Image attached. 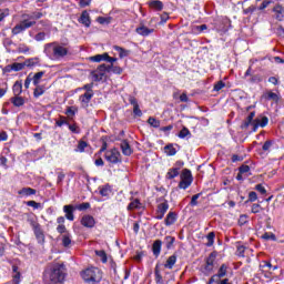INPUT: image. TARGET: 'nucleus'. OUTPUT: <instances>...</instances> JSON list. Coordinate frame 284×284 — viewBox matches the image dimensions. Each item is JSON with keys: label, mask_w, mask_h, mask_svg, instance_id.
I'll use <instances>...</instances> for the list:
<instances>
[{"label": "nucleus", "mask_w": 284, "mask_h": 284, "mask_svg": "<svg viewBox=\"0 0 284 284\" xmlns=\"http://www.w3.org/2000/svg\"><path fill=\"white\" fill-rule=\"evenodd\" d=\"M68 276L65 264H54L43 273L44 284H63Z\"/></svg>", "instance_id": "f257e3e1"}, {"label": "nucleus", "mask_w": 284, "mask_h": 284, "mask_svg": "<svg viewBox=\"0 0 284 284\" xmlns=\"http://www.w3.org/2000/svg\"><path fill=\"white\" fill-rule=\"evenodd\" d=\"M70 53V49L67 44H63L61 42H50L44 44V54L50 59L51 61H61L68 57Z\"/></svg>", "instance_id": "f03ea898"}, {"label": "nucleus", "mask_w": 284, "mask_h": 284, "mask_svg": "<svg viewBox=\"0 0 284 284\" xmlns=\"http://www.w3.org/2000/svg\"><path fill=\"white\" fill-rule=\"evenodd\" d=\"M254 116H256V112L252 111L242 122L241 129L247 130V128H251V132H256L258 128H265L270 123V119L265 115H260L255 120Z\"/></svg>", "instance_id": "7ed1b4c3"}, {"label": "nucleus", "mask_w": 284, "mask_h": 284, "mask_svg": "<svg viewBox=\"0 0 284 284\" xmlns=\"http://www.w3.org/2000/svg\"><path fill=\"white\" fill-rule=\"evenodd\" d=\"M81 277L85 283L97 284L101 283L103 273L99 267H89L81 272Z\"/></svg>", "instance_id": "20e7f679"}, {"label": "nucleus", "mask_w": 284, "mask_h": 284, "mask_svg": "<svg viewBox=\"0 0 284 284\" xmlns=\"http://www.w3.org/2000/svg\"><path fill=\"white\" fill-rule=\"evenodd\" d=\"M33 26H37V21L26 20L24 18H22V20L12 28L11 34L13 37H17L18 34H23L26 30H29V28H32Z\"/></svg>", "instance_id": "39448f33"}, {"label": "nucleus", "mask_w": 284, "mask_h": 284, "mask_svg": "<svg viewBox=\"0 0 284 284\" xmlns=\"http://www.w3.org/2000/svg\"><path fill=\"white\" fill-rule=\"evenodd\" d=\"M180 183H179V187L181 190H187V187H190L192 185V181H194V179L192 178V171H190V169H184L180 175Z\"/></svg>", "instance_id": "423d86ee"}, {"label": "nucleus", "mask_w": 284, "mask_h": 284, "mask_svg": "<svg viewBox=\"0 0 284 284\" xmlns=\"http://www.w3.org/2000/svg\"><path fill=\"white\" fill-rule=\"evenodd\" d=\"M215 261H216V253H211L207 256L204 266L202 267V273L204 276H210L211 272H214Z\"/></svg>", "instance_id": "0eeeda50"}, {"label": "nucleus", "mask_w": 284, "mask_h": 284, "mask_svg": "<svg viewBox=\"0 0 284 284\" xmlns=\"http://www.w3.org/2000/svg\"><path fill=\"white\" fill-rule=\"evenodd\" d=\"M168 210H170V204L168 203V200H164L162 203L158 204V209L155 211L156 221H163V217L168 213Z\"/></svg>", "instance_id": "6e6552de"}, {"label": "nucleus", "mask_w": 284, "mask_h": 284, "mask_svg": "<svg viewBox=\"0 0 284 284\" xmlns=\"http://www.w3.org/2000/svg\"><path fill=\"white\" fill-rule=\"evenodd\" d=\"M105 159L109 163H121V152L116 149H111L105 152Z\"/></svg>", "instance_id": "1a4fd4ad"}, {"label": "nucleus", "mask_w": 284, "mask_h": 284, "mask_svg": "<svg viewBox=\"0 0 284 284\" xmlns=\"http://www.w3.org/2000/svg\"><path fill=\"white\" fill-rule=\"evenodd\" d=\"M94 98V93H84L79 97V102L81 108L88 109L90 108V102Z\"/></svg>", "instance_id": "9d476101"}, {"label": "nucleus", "mask_w": 284, "mask_h": 284, "mask_svg": "<svg viewBox=\"0 0 284 284\" xmlns=\"http://www.w3.org/2000/svg\"><path fill=\"white\" fill-rule=\"evenodd\" d=\"M78 21H79V23H82V26L84 28H90V26H92V20L90 19V13L85 10L82 11Z\"/></svg>", "instance_id": "9b49d317"}, {"label": "nucleus", "mask_w": 284, "mask_h": 284, "mask_svg": "<svg viewBox=\"0 0 284 284\" xmlns=\"http://www.w3.org/2000/svg\"><path fill=\"white\" fill-rule=\"evenodd\" d=\"M262 99H264V101H274V103H278L281 101V94L266 91L263 93Z\"/></svg>", "instance_id": "f8f14e48"}, {"label": "nucleus", "mask_w": 284, "mask_h": 284, "mask_svg": "<svg viewBox=\"0 0 284 284\" xmlns=\"http://www.w3.org/2000/svg\"><path fill=\"white\" fill-rule=\"evenodd\" d=\"M81 225H83V227L92 229V227H94V225H97V221L94 220V216H92V215H84L81 219Z\"/></svg>", "instance_id": "ddd939ff"}, {"label": "nucleus", "mask_w": 284, "mask_h": 284, "mask_svg": "<svg viewBox=\"0 0 284 284\" xmlns=\"http://www.w3.org/2000/svg\"><path fill=\"white\" fill-rule=\"evenodd\" d=\"M74 210H77V207L74 205H64L63 206V212L65 213V219L68 221H74Z\"/></svg>", "instance_id": "4468645a"}, {"label": "nucleus", "mask_w": 284, "mask_h": 284, "mask_svg": "<svg viewBox=\"0 0 284 284\" xmlns=\"http://www.w3.org/2000/svg\"><path fill=\"white\" fill-rule=\"evenodd\" d=\"M274 17L277 21H284V7L281 4H276L273 8Z\"/></svg>", "instance_id": "2eb2a0df"}, {"label": "nucleus", "mask_w": 284, "mask_h": 284, "mask_svg": "<svg viewBox=\"0 0 284 284\" xmlns=\"http://www.w3.org/2000/svg\"><path fill=\"white\" fill-rule=\"evenodd\" d=\"M34 236L39 243V245H43L45 243V234L43 233V230H41V226H36V230L33 231Z\"/></svg>", "instance_id": "dca6fc26"}, {"label": "nucleus", "mask_w": 284, "mask_h": 284, "mask_svg": "<svg viewBox=\"0 0 284 284\" xmlns=\"http://www.w3.org/2000/svg\"><path fill=\"white\" fill-rule=\"evenodd\" d=\"M43 17V13L41 11H34L30 14H22V19L26 21H39Z\"/></svg>", "instance_id": "f3484780"}, {"label": "nucleus", "mask_w": 284, "mask_h": 284, "mask_svg": "<svg viewBox=\"0 0 284 284\" xmlns=\"http://www.w3.org/2000/svg\"><path fill=\"white\" fill-rule=\"evenodd\" d=\"M120 148L124 156H130L132 154V146H130V143L128 142V140H123L120 144Z\"/></svg>", "instance_id": "a211bd4d"}, {"label": "nucleus", "mask_w": 284, "mask_h": 284, "mask_svg": "<svg viewBox=\"0 0 284 284\" xmlns=\"http://www.w3.org/2000/svg\"><path fill=\"white\" fill-rule=\"evenodd\" d=\"M163 242L161 240H155L152 245L153 256L159 257L161 255V247Z\"/></svg>", "instance_id": "6ab92c4d"}, {"label": "nucleus", "mask_w": 284, "mask_h": 284, "mask_svg": "<svg viewBox=\"0 0 284 284\" xmlns=\"http://www.w3.org/2000/svg\"><path fill=\"white\" fill-rule=\"evenodd\" d=\"M135 32L141 37H150L154 32V29H150L145 26L139 27L135 29Z\"/></svg>", "instance_id": "aec40b11"}, {"label": "nucleus", "mask_w": 284, "mask_h": 284, "mask_svg": "<svg viewBox=\"0 0 284 284\" xmlns=\"http://www.w3.org/2000/svg\"><path fill=\"white\" fill-rule=\"evenodd\" d=\"M176 223V213L170 211L164 220V224L166 227H170V225H174Z\"/></svg>", "instance_id": "412c9836"}, {"label": "nucleus", "mask_w": 284, "mask_h": 284, "mask_svg": "<svg viewBox=\"0 0 284 284\" xmlns=\"http://www.w3.org/2000/svg\"><path fill=\"white\" fill-rule=\"evenodd\" d=\"M12 284H19L21 283V272H19V266L13 265L12 266Z\"/></svg>", "instance_id": "4be33fe9"}, {"label": "nucleus", "mask_w": 284, "mask_h": 284, "mask_svg": "<svg viewBox=\"0 0 284 284\" xmlns=\"http://www.w3.org/2000/svg\"><path fill=\"white\" fill-rule=\"evenodd\" d=\"M178 256L175 254L168 257L164 267L166 270H174V265H176Z\"/></svg>", "instance_id": "5701e85b"}, {"label": "nucleus", "mask_w": 284, "mask_h": 284, "mask_svg": "<svg viewBox=\"0 0 284 284\" xmlns=\"http://www.w3.org/2000/svg\"><path fill=\"white\" fill-rule=\"evenodd\" d=\"M43 77H45V71H40L34 74L31 73V79H32L33 85H40L39 83H41V79H43Z\"/></svg>", "instance_id": "b1692460"}, {"label": "nucleus", "mask_w": 284, "mask_h": 284, "mask_svg": "<svg viewBox=\"0 0 284 284\" xmlns=\"http://www.w3.org/2000/svg\"><path fill=\"white\" fill-rule=\"evenodd\" d=\"M23 63L24 68H37V65H40L41 60L39 58H30L27 59Z\"/></svg>", "instance_id": "393cba45"}, {"label": "nucleus", "mask_w": 284, "mask_h": 284, "mask_svg": "<svg viewBox=\"0 0 284 284\" xmlns=\"http://www.w3.org/2000/svg\"><path fill=\"white\" fill-rule=\"evenodd\" d=\"M10 102L12 103V105H14V108H21L26 105V99L19 95H14L13 98H11Z\"/></svg>", "instance_id": "a878e982"}, {"label": "nucleus", "mask_w": 284, "mask_h": 284, "mask_svg": "<svg viewBox=\"0 0 284 284\" xmlns=\"http://www.w3.org/2000/svg\"><path fill=\"white\" fill-rule=\"evenodd\" d=\"M18 194L20 196H33L34 194H37V190L32 187H22L20 191H18Z\"/></svg>", "instance_id": "bb28decb"}, {"label": "nucleus", "mask_w": 284, "mask_h": 284, "mask_svg": "<svg viewBox=\"0 0 284 284\" xmlns=\"http://www.w3.org/2000/svg\"><path fill=\"white\" fill-rule=\"evenodd\" d=\"M155 283L163 284V275H161V264H156L154 268Z\"/></svg>", "instance_id": "cd10ccee"}, {"label": "nucleus", "mask_w": 284, "mask_h": 284, "mask_svg": "<svg viewBox=\"0 0 284 284\" xmlns=\"http://www.w3.org/2000/svg\"><path fill=\"white\" fill-rule=\"evenodd\" d=\"M12 90L14 97H21V93L23 92V83H21V81H16Z\"/></svg>", "instance_id": "c85d7f7f"}, {"label": "nucleus", "mask_w": 284, "mask_h": 284, "mask_svg": "<svg viewBox=\"0 0 284 284\" xmlns=\"http://www.w3.org/2000/svg\"><path fill=\"white\" fill-rule=\"evenodd\" d=\"M43 94H45V85H36V89L33 90L34 99H39V97H43Z\"/></svg>", "instance_id": "c756f323"}, {"label": "nucleus", "mask_w": 284, "mask_h": 284, "mask_svg": "<svg viewBox=\"0 0 284 284\" xmlns=\"http://www.w3.org/2000/svg\"><path fill=\"white\" fill-rule=\"evenodd\" d=\"M175 242H176V237H174V236L166 235L164 237V243H165L166 250H172V247H174Z\"/></svg>", "instance_id": "7c9ffc66"}, {"label": "nucleus", "mask_w": 284, "mask_h": 284, "mask_svg": "<svg viewBox=\"0 0 284 284\" xmlns=\"http://www.w3.org/2000/svg\"><path fill=\"white\" fill-rule=\"evenodd\" d=\"M239 172L244 175V179H247L248 176H252V170L250 169V165L243 164L239 168Z\"/></svg>", "instance_id": "2f4dec72"}, {"label": "nucleus", "mask_w": 284, "mask_h": 284, "mask_svg": "<svg viewBox=\"0 0 284 284\" xmlns=\"http://www.w3.org/2000/svg\"><path fill=\"white\" fill-rule=\"evenodd\" d=\"M149 6L156 12H161V10H163V3L161 2V0H153L149 2Z\"/></svg>", "instance_id": "473e14b6"}, {"label": "nucleus", "mask_w": 284, "mask_h": 284, "mask_svg": "<svg viewBox=\"0 0 284 284\" xmlns=\"http://www.w3.org/2000/svg\"><path fill=\"white\" fill-rule=\"evenodd\" d=\"M113 49L115 50V52H119V57L120 59H125V57L130 55V51L125 50L119 45H114Z\"/></svg>", "instance_id": "72a5a7b5"}, {"label": "nucleus", "mask_w": 284, "mask_h": 284, "mask_svg": "<svg viewBox=\"0 0 284 284\" xmlns=\"http://www.w3.org/2000/svg\"><path fill=\"white\" fill-rule=\"evenodd\" d=\"M71 244H72V235H70V233L62 235L63 247H70Z\"/></svg>", "instance_id": "f704fd0d"}, {"label": "nucleus", "mask_w": 284, "mask_h": 284, "mask_svg": "<svg viewBox=\"0 0 284 284\" xmlns=\"http://www.w3.org/2000/svg\"><path fill=\"white\" fill-rule=\"evenodd\" d=\"M101 196H110L112 194V186L105 184L104 186L100 187Z\"/></svg>", "instance_id": "c9c22d12"}, {"label": "nucleus", "mask_w": 284, "mask_h": 284, "mask_svg": "<svg viewBox=\"0 0 284 284\" xmlns=\"http://www.w3.org/2000/svg\"><path fill=\"white\" fill-rule=\"evenodd\" d=\"M164 152L168 156H174L176 154V149L173 144H168L164 146Z\"/></svg>", "instance_id": "e433bc0d"}, {"label": "nucleus", "mask_w": 284, "mask_h": 284, "mask_svg": "<svg viewBox=\"0 0 284 284\" xmlns=\"http://www.w3.org/2000/svg\"><path fill=\"white\" fill-rule=\"evenodd\" d=\"M89 61L92 63H101V61H105V53L92 55L89 58Z\"/></svg>", "instance_id": "4c0bfd02"}, {"label": "nucleus", "mask_w": 284, "mask_h": 284, "mask_svg": "<svg viewBox=\"0 0 284 284\" xmlns=\"http://www.w3.org/2000/svg\"><path fill=\"white\" fill-rule=\"evenodd\" d=\"M176 176H179V168L169 169L166 173V179L172 180L176 179Z\"/></svg>", "instance_id": "58836bf2"}, {"label": "nucleus", "mask_w": 284, "mask_h": 284, "mask_svg": "<svg viewBox=\"0 0 284 284\" xmlns=\"http://www.w3.org/2000/svg\"><path fill=\"white\" fill-rule=\"evenodd\" d=\"M227 270H229V266L227 264H222L217 271V275L220 278H223L224 276L227 275Z\"/></svg>", "instance_id": "ea45409f"}, {"label": "nucleus", "mask_w": 284, "mask_h": 284, "mask_svg": "<svg viewBox=\"0 0 284 284\" xmlns=\"http://www.w3.org/2000/svg\"><path fill=\"white\" fill-rule=\"evenodd\" d=\"M139 207H141V201H139V199L133 200V201L128 205V210H129V211L139 210Z\"/></svg>", "instance_id": "a19ab883"}, {"label": "nucleus", "mask_w": 284, "mask_h": 284, "mask_svg": "<svg viewBox=\"0 0 284 284\" xmlns=\"http://www.w3.org/2000/svg\"><path fill=\"white\" fill-rule=\"evenodd\" d=\"M192 134V132H190V129H187V126H183L182 130L179 132L178 136L180 139H185L187 136H190Z\"/></svg>", "instance_id": "79ce46f5"}, {"label": "nucleus", "mask_w": 284, "mask_h": 284, "mask_svg": "<svg viewBox=\"0 0 284 284\" xmlns=\"http://www.w3.org/2000/svg\"><path fill=\"white\" fill-rule=\"evenodd\" d=\"M97 21L101 26H105V24L108 26V24L112 23V17H108V18H105V17H98Z\"/></svg>", "instance_id": "37998d69"}, {"label": "nucleus", "mask_w": 284, "mask_h": 284, "mask_svg": "<svg viewBox=\"0 0 284 284\" xmlns=\"http://www.w3.org/2000/svg\"><path fill=\"white\" fill-rule=\"evenodd\" d=\"M216 234H214V232H210L206 236V247H212V245H214V239H215Z\"/></svg>", "instance_id": "c03bdc74"}, {"label": "nucleus", "mask_w": 284, "mask_h": 284, "mask_svg": "<svg viewBox=\"0 0 284 284\" xmlns=\"http://www.w3.org/2000/svg\"><path fill=\"white\" fill-rule=\"evenodd\" d=\"M91 77L93 79V81H103V77H105L103 73H101L100 71H93L91 72Z\"/></svg>", "instance_id": "a18cd8bd"}, {"label": "nucleus", "mask_w": 284, "mask_h": 284, "mask_svg": "<svg viewBox=\"0 0 284 284\" xmlns=\"http://www.w3.org/2000/svg\"><path fill=\"white\" fill-rule=\"evenodd\" d=\"M112 70V67L106 64H100L97 69L98 72L105 75V72H110Z\"/></svg>", "instance_id": "49530a36"}, {"label": "nucleus", "mask_w": 284, "mask_h": 284, "mask_svg": "<svg viewBox=\"0 0 284 284\" xmlns=\"http://www.w3.org/2000/svg\"><path fill=\"white\" fill-rule=\"evenodd\" d=\"M75 210H79V212H85V210H90V203L83 202L81 204L75 205Z\"/></svg>", "instance_id": "de8ad7c7"}, {"label": "nucleus", "mask_w": 284, "mask_h": 284, "mask_svg": "<svg viewBox=\"0 0 284 284\" xmlns=\"http://www.w3.org/2000/svg\"><path fill=\"white\" fill-rule=\"evenodd\" d=\"M97 256L102 261V263H108V254L105 251H95Z\"/></svg>", "instance_id": "09e8293b"}, {"label": "nucleus", "mask_w": 284, "mask_h": 284, "mask_svg": "<svg viewBox=\"0 0 284 284\" xmlns=\"http://www.w3.org/2000/svg\"><path fill=\"white\" fill-rule=\"evenodd\" d=\"M92 88H94V83H88V84H84L81 90H85L84 93H89V94H94V90H92Z\"/></svg>", "instance_id": "8fccbe9b"}, {"label": "nucleus", "mask_w": 284, "mask_h": 284, "mask_svg": "<svg viewBox=\"0 0 284 284\" xmlns=\"http://www.w3.org/2000/svg\"><path fill=\"white\" fill-rule=\"evenodd\" d=\"M11 65H12L13 72H21V70L26 68L24 62L23 63L16 62V63H12Z\"/></svg>", "instance_id": "3c124183"}, {"label": "nucleus", "mask_w": 284, "mask_h": 284, "mask_svg": "<svg viewBox=\"0 0 284 284\" xmlns=\"http://www.w3.org/2000/svg\"><path fill=\"white\" fill-rule=\"evenodd\" d=\"M199 199H201V193H197L192 196L190 202L191 207H196V205H199Z\"/></svg>", "instance_id": "603ef678"}, {"label": "nucleus", "mask_w": 284, "mask_h": 284, "mask_svg": "<svg viewBox=\"0 0 284 284\" xmlns=\"http://www.w3.org/2000/svg\"><path fill=\"white\" fill-rule=\"evenodd\" d=\"M148 123H150L152 128H161V121L154 118H149Z\"/></svg>", "instance_id": "864d4df0"}, {"label": "nucleus", "mask_w": 284, "mask_h": 284, "mask_svg": "<svg viewBox=\"0 0 284 284\" xmlns=\"http://www.w3.org/2000/svg\"><path fill=\"white\" fill-rule=\"evenodd\" d=\"M88 148V142L85 141H80L78 143V149L75 150V152H85V149Z\"/></svg>", "instance_id": "5fc2aeb1"}, {"label": "nucleus", "mask_w": 284, "mask_h": 284, "mask_svg": "<svg viewBox=\"0 0 284 284\" xmlns=\"http://www.w3.org/2000/svg\"><path fill=\"white\" fill-rule=\"evenodd\" d=\"M258 200V195L256 194V192L251 191L248 193V200L246 201V203H254V201Z\"/></svg>", "instance_id": "6e6d98bb"}, {"label": "nucleus", "mask_w": 284, "mask_h": 284, "mask_svg": "<svg viewBox=\"0 0 284 284\" xmlns=\"http://www.w3.org/2000/svg\"><path fill=\"white\" fill-rule=\"evenodd\" d=\"M223 88H225V82L219 81L214 84L213 90H214V92H221V90H223Z\"/></svg>", "instance_id": "4d7b16f0"}, {"label": "nucleus", "mask_w": 284, "mask_h": 284, "mask_svg": "<svg viewBox=\"0 0 284 284\" xmlns=\"http://www.w3.org/2000/svg\"><path fill=\"white\" fill-rule=\"evenodd\" d=\"M6 17H10V9H0V23Z\"/></svg>", "instance_id": "13d9d810"}, {"label": "nucleus", "mask_w": 284, "mask_h": 284, "mask_svg": "<svg viewBox=\"0 0 284 284\" xmlns=\"http://www.w3.org/2000/svg\"><path fill=\"white\" fill-rule=\"evenodd\" d=\"M109 68H111L110 72H113V74H123V69H121V67H114V64H111Z\"/></svg>", "instance_id": "bf43d9fd"}, {"label": "nucleus", "mask_w": 284, "mask_h": 284, "mask_svg": "<svg viewBox=\"0 0 284 284\" xmlns=\"http://www.w3.org/2000/svg\"><path fill=\"white\" fill-rule=\"evenodd\" d=\"M55 125H58V128H62V125H69V123L65 121V116L61 115L60 120L55 121Z\"/></svg>", "instance_id": "052dcab7"}, {"label": "nucleus", "mask_w": 284, "mask_h": 284, "mask_svg": "<svg viewBox=\"0 0 284 284\" xmlns=\"http://www.w3.org/2000/svg\"><path fill=\"white\" fill-rule=\"evenodd\" d=\"M27 205L28 207H33V210H39V207H41V203H38L36 201H28Z\"/></svg>", "instance_id": "680f3d73"}, {"label": "nucleus", "mask_w": 284, "mask_h": 284, "mask_svg": "<svg viewBox=\"0 0 284 284\" xmlns=\"http://www.w3.org/2000/svg\"><path fill=\"white\" fill-rule=\"evenodd\" d=\"M261 210H263L261 204H253L252 209H251V212H252V214H258V212H261Z\"/></svg>", "instance_id": "e2e57ef3"}, {"label": "nucleus", "mask_w": 284, "mask_h": 284, "mask_svg": "<svg viewBox=\"0 0 284 284\" xmlns=\"http://www.w3.org/2000/svg\"><path fill=\"white\" fill-rule=\"evenodd\" d=\"M236 254L237 256H242V257L245 256V246L239 245L236 250Z\"/></svg>", "instance_id": "0e129e2a"}, {"label": "nucleus", "mask_w": 284, "mask_h": 284, "mask_svg": "<svg viewBox=\"0 0 284 284\" xmlns=\"http://www.w3.org/2000/svg\"><path fill=\"white\" fill-rule=\"evenodd\" d=\"M250 83H261L262 79L261 75H252L251 79H248Z\"/></svg>", "instance_id": "69168bd1"}, {"label": "nucleus", "mask_w": 284, "mask_h": 284, "mask_svg": "<svg viewBox=\"0 0 284 284\" xmlns=\"http://www.w3.org/2000/svg\"><path fill=\"white\" fill-rule=\"evenodd\" d=\"M255 190L260 192V194H267V190H265V186H263V184H257L255 186Z\"/></svg>", "instance_id": "338daca9"}, {"label": "nucleus", "mask_w": 284, "mask_h": 284, "mask_svg": "<svg viewBox=\"0 0 284 284\" xmlns=\"http://www.w3.org/2000/svg\"><path fill=\"white\" fill-rule=\"evenodd\" d=\"M34 39L37 41H45V32H39L36 34Z\"/></svg>", "instance_id": "774afa93"}]
</instances>
